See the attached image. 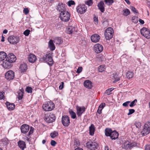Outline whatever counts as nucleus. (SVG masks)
<instances>
[{
    "label": "nucleus",
    "mask_w": 150,
    "mask_h": 150,
    "mask_svg": "<svg viewBox=\"0 0 150 150\" xmlns=\"http://www.w3.org/2000/svg\"><path fill=\"white\" fill-rule=\"evenodd\" d=\"M41 61H45L50 66H52L53 64V59L50 54H46L44 55L42 58H40Z\"/></svg>",
    "instance_id": "nucleus-1"
},
{
    "label": "nucleus",
    "mask_w": 150,
    "mask_h": 150,
    "mask_svg": "<svg viewBox=\"0 0 150 150\" xmlns=\"http://www.w3.org/2000/svg\"><path fill=\"white\" fill-rule=\"evenodd\" d=\"M42 108L45 111H50L54 108V104L52 101H50L47 102L42 105Z\"/></svg>",
    "instance_id": "nucleus-2"
},
{
    "label": "nucleus",
    "mask_w": 150,
    "mask_h": 150,
    "mask_svg": "<svg viewBox=\"0 0 150 150\" xmlns=\"http://www.w3.org/2000/svg\"><path fill=\"white\" fill-rule=\"evenodd\" d=\"M55 119L56 117L54 115L51 113H49L46 114L44 118L45 121L48 123H50L54 122Z\"/></svg>",
    "instance_id": "nucleus-3"
},
{
    "label": "nucleus",
    "mask_w": 150,
    "mask_h": 150,
    "mask_svg": "<svg viewBox=\"0 0 150 150\" xmlns=\"http://www.w3.org/2000/svg\"><path fill=\"white\" fill-rule=\"evenodd\" d=\"M70 14L67 11L60 13L59 17L63 21L66 22L68 21L70 19Z\"/></svg>",
    "instance_id": "nucleus-4"
},
{
    "label": "nucleus",
    "mask_w": 150,
    "mask_h": 150,
    "mask_svg": "<svg viewBox=\"0 0 150 150\" xmlns=\"http://www.w3.org/2000/svg\"><path fill=\"white\" fill-rule=\"evenodd\" d=\"M113 33V29L111 27L107 28L104 33L105 38L107 40H110L112 38Z\"/></svg>",
    "instance_id": "nucleus-5"
},
{
    "label": "nucleus",
    "mask_w": 150,
    "mask_h": 150,
    "mask_svg": "<svg viewBox=\"0 0 150 150\" xmlns=\"http://www.w3.org/2000/svg\"><path fill=\"white\" fill-rule=\"evenodd\" d=\"M150 132V122L145 124L141 133L143 136H145Z\"/></svg>",
    "instance_id": "nucleus-6"
},
{
    "label": "nucleus",
    "mask_w": 150,
    "mask_h": 150,
    "mask_svg": "<svg viewBox=\"0 0 150 150\" xmlns=\"http://www.w3.org/2000/svg\"><path fill=\"white\" fill-rule=\"evenodd\" d=\"M136 143L134 142H130L128 141H125L122 145V148L125 149H131L136 146Z\"/></svg>",
    "instance_id": "nucleus-7"
},
{
    "label": "nucleus",
    "mask_w": 150,
    "mask_h": 150,
    "mask_svg": "<svg viewBox=\"0 0 150 150\" xmlns=\"http://www.w3.org/2000/svg\"><path fill=\"white\" fill-rule=\"evenodd\" d=\"M141 35L147 39L150 38V31L146 28L144 27L140 30Z\"/></svg>",
    "instance_id": "nucleus-8"
},
{
    "label": "nucleus",
    "mask_w": 150,
    "mask_h": 150,
    "mask_svg": "<svg viewBox=\"0 0 150 150\" xmlns=\"http://www.w3.org/2000/svg\"><path fill=\"white\" fill-rule=\"evenodd\" d=\"M62 122L63 125L65 127H68L70 123L69 118L67 115H64L62 116Z\"/></svg>",
    "instance_id": "nucleus-9"
},
{
    "label": "nucleus",
    "mask_w": 150,
    "mask_h": 150,
    "mask_svg": "<svg viewBox=\"0 0 150 150\" xmlns=\"http://www.w3.org/2000/svg\"><path fill=\"white\" fill-rule=\"evenodd\" d=\"M8 40L10 43L15 44L18 43L19 39L18 37L14 36H11L8 38Z\"/></svg>",
    "instance_id": "nucleus-10"
},
{
    "label": "nucleus",
    "mask_w": 150,
    "mask_h": 150,
    "mask_svg": "<svg viewBox=\"0 0 150 150\" xmlns=\"http://www.w3.org/2000/svg\"><path fill=\"white\" fill-rule=\"evenodd\" d=\"M14 72L12 70H9L7 72L5 75L6 78L9 80L13 79L14 77Z\"/></svg>",
    "instance_id": "nucleus-11"
},
{
    "label": "nucleus",
    "mask_w": 150,
    "mask_h": 150,
    "mask_svg": "<svg viewBox=\"0 0 150 150\" xmlns=\"http://www.w3.org/2000/svg\"><path fill=\"white\" fill-rule=\"evenodd\" d=\"M87 7L84 5H80L77 6L76 8L77 11L80 14H83L86 11Z\"/></svg>",
    "instance_id": "nucleus-12"
},
{
    "label": "nucleus",
    "mask_w": 150,
    "mask_h": 150,
    "mask_svg": "<svg viewBox=\"0 0 150 150\" xmlns=\"http://www.w3.org/2000/svg\"><path fill=\"white\" fill-rule=\"evenodd\" d=\"M97 144L95 142H88L86 143L87 147L91 150H95L97 149Z\"/></svg>",
    "instance_id": "nucleus-13"
},
{
    "label": "nucleus",
    "mask_w": 150,
    "mask_h": 150,
    "mask_svg": "<svg viewBox=\"0 0 150 150\" xmlns=\"http://www.w3.org/2000/svg\"><path fill=\"white\" fill-rule=\"evenodd\" d=\"M66 6L65 4L61 3H59L57 6V9L59 12H61L60 13H62L67 11L66 10Z\"/></svg>",
    "instance_id": "nucleus-14"
},
{
    "label": "nucleus",
    "mask_w": 150,
    "mask_h": 150,
    "mask_svg": "<svg viewBox=\"0 0 150 150\" xmlns=\"http://www.w3.org/2000/svg\"><path fill=\"white\" fill-rule=\"evenodd\" d=\"M6 59L11 63L15 62L16 59V56L12 53L8 54L6 58Z\"/></svg>",
    "instance_id": "nucleus-15"
},
{
    "label": "nucleus",
    "mask_w": 150,
    "mask_h": 150,
    "mask_svg": "<svg viewBox=\"0 0 150 150\" xmlns=\"http://www.w3.org/2000/svg\"><path fill=\"white\" fill-rule=\"evenodd\" d=\"M103 49V46L101 45L97 44L94 46V50L97 53H99L102 52Z\"/></svg>",
    "instance_id": "nucleus-16"
},
{
    "label": "nucleus",
    "mask_w": 150,
    "mask_h": 150,
    "mask_svg": "<svg viewBox=\"0 0 150 150\" xmlns=\"http://www.w3.org/2000/svg\"><path fill=\"white\" fill-rule=\"evenodd\" d=\"M76 109L77 110V114L78 117H81L82 114L85 110V108L84 106L82 107L77 106Z\"/></svg>",
    "instance_id": "nucleus-17"
},
{
    "label": "nucleus",
    "mask_w": 150,
    "mask_h": 150,
    "mask_svg": "<svg viewBox=\"0 0 150 150\" xmlns=\"http://www.w3.org/2000/svg\"><path fill=\"white\" fill-rule=\"evenodd\" d=\"M29 129V126L27 124H23L21 127V132L23 134H25L27 133Z\"/></svg>",
    "instance_id": "nucleus-18"
},
{
    "label": "nucleus",
    "mask_w": 150,
    "mask_h": 150,
    "mask_svg": "<svg viewBox=\"0 0 150 150\" xmlns=\"http://www.w3.org/2000/svg\"><path fill=\"white\" fill-rule=\"evenodd\" d=\"M11 62L8 61L6 59L5 60L3 61L2 65L4 68L9 69L11 67Z\"/></svg>",
    "instance_id": "nucleus-19"
},
{
    "label": "nucleus",
    "mask_w": 150,
    "mask_h": 150,
    "mask_svg": "<svg viewBox=\"0 0 150 150\" xmlns=\"http://www.w3.org/2000/svg\"><path fill=\"white\" fill-rule=\"evenodd\" d=\"M92 82L89 80H86L83 82L84 87L88 89H91L92 88Z\"/></svg>",
    "instance_id": "nucleus-20"
},
{
    "label": "nucleus",
    "mask_w": 150,
    "mask_h": 150,
    "mask_svg": "<svg viewBox=\"0 0 150 150\" xmlns=\"http://www.w3.org/2000/svg\"><path fill=\"white\" fill-rule=\"evenodd\" d=\"M100 36L99 35L95 34L91 37V40L94 42H97L99 41Z\"/></svg>",
    "instance_id": "nucleus-21"
},
{
    "label": "nucleus",
    "mask_w": 150,
    "mask_h": 150,
    "mask_svg": "<svg viewBox=\"0 0 150 150\" xmlns=\"http://www.w3.org/2000/svg\"><path fill=\"white\" fill-rule=\"evenodd\" d=\"M118 133L116 131H112L110 137V138L112 140L118 138Z\"/></svg>",
    "instance_id": "nucleus-22"
},
{
    "label": "nucleus",
    "mask_w": 150,
    "mask_h": 150,
    "mask_svg": "<svg viewBox=\"0 0 150 150\" xmlns=\"http://www.w3.org/2000/svg\"><path fill=\"white\" fill-rule=\"evenodd\" d=\"M18 145L22 150H23L26 147L25 142L22 140L18 141Z\"/></svg>",
    "instance_id": "nucleus-23"
},
{
    "label": "nucleus",
    "mask_w": 150,
    "mask_h": 150,
    "mask_svg": "<svg viewBox=\"0 0 150 150\" xmlns=\"http://www.w3.org/2000/svg\"><path fill=\"white\" fill-rule=\"evenodd\" d=\"M37 59L36 56L33 54H30L28 57V60L30 62L33 63Z\"/></svg>",
    "instance_id": "nucleus-24"
},
{
    "label": "nucleus",
    "mask_w": 150,
    "mask_h": 150,
    "mask_svg": "<svg viewBox=\"0 0 150 150\" xmlns=\"http://www.w3.org/2000/svg\"><path fill=\"white\" fill-rule=\"evenodd\" d=\"M6 105L7 106V108L9 110H12L14 109L15 107V105L13 103H11L9 102H6Z\"/></svg>",
    "instance_id": "nucleus-25"
},
{
    "label": "nucleus",
    "mask_w": 150,
    "mask_h": 150,
    "mask_svg": "<svg viewBox=\"0 0 150 150\" xmlns=\"http://www.w3.org/2000/svg\"><path fill=\"white\" fill-rule=\"evenodd\" d=\"M104 3L103 1H100L98 4V9L102 12H103L105 11V8L104 6Z\"/></svg>",
    "instance_id": "nucleus-26"
},
{
    "label": "nucleus",
    "mask_w": 150,
    "mask_h": 150,
    "mask_svg": "<svg viewBox=\"0 0 150 150\" xmlns=\"http://www.w3.org/2000/svg\"><path fill=\"white\" fill-rule=\"evenodd\" d=\"M48 46L51 50L53 51L55 49V47L52 40H50L48 42Z\"/></svg>",
    "instance_id": "nucleus-27"
},
{
    "label": "nucleus",
    "mask_w": 150,
    "mask_h": 150,
    "mask_svg": "<svg viewBox=\"0 0 150 150\" xmlns=\"http://www.w3.org/2000/svg\"><path fill=\"white\" fill-rule=\"evenodd\" d=\"M7 55L6 53L4 52H0V61L4 60L6 59Z\"/></svg>",
    "instance_id": "nucleus-28"
},
{
    "label": "nucleus",
    "mask_w": 150,
    "mask_h": 150,
    "mask_svg": "<svg viewBox=\"0 0 150 150\" xmlns=\"http://www.w3.org/2000/svg\"><path fill=\"white\" fill-rule=\"evenodd\" d=\"M54 42L56 44L59 45L63 42L62 39L60 37L56 38L54 40Z\"/></svg>",
    "instance_id": "nucleus-29"
},
{
    "label": "nucleus",
    "mask_w": 150,
    "mask_h": 150,
    "mask_svg": "<svg viewBox=\"0 0 150 150\" xmlns=\"http://www.w3.org/2000/svg\"><path fill=\"white\" fill-rule=\"evenodd\" d=\"M95 127L93 124H91L89 127V133L91 135L94 134L95 131Z\"/></svg>",
    "instance_id": "nucleus-30"
},
{
    "label": "nucleus",
    "mask_w": 150,
    "mask_h": 150,
    "mask_svg": "<svg viewBox=\"0 0 150 150\" xmlns=\"http://www.w3.org/2000/svg\"><path fill=\"white\" fill-rule=\"evenodd\" d=\"M27 69V66L25 64H23L20 66V69L22 72H25Z\"/></svg>",
    "instance_id": "nucleus-31"
},
{
    "label": "nucleus",
    "mask_w": 150,
    "mask_h": 150,
    "mask_svg": "<svg viewBox=\"0 0 150 150\" xmlns=\"http://www.w3.org/2000/svg\"><path fill=\"white\" fill-rule=\"evenodd\" d=\"M112 131V130L111 129L106 128L105 129V135L107 137L110 136Z\"/></svg>",
    "instance_id": "nucleus-32"
},
{
    "label": "nucleus",
    "mask_w": 150,
    "mask_h": 150,
    "mask_svg": "<svg viewBox=\"0 0 150 150\" xmlns=\"http://www.w3.org/2000/svg\"><path fill=\"white\" fill-rule=\"evenodd\" d=\"M75 30V28L72 27H69L68 28L67 31V33L69 34H72Z\"/></svg>",
    "instance_id": "nucleus-33"
},
{
    "label": "nucleus",
    "mask_w": 150,
    "mask_h": 150,
    "mask_svg": "<svg viewBox=\"0 0 150 150\" xmlns=\"http://www.w3.org/2000/svg\"><path fill=\"white\" fill-rule=\"evenodd\" d=\"M130 13L129 10L128 9H124L122 11V14L125 16H127Z\"/></svg>",
    "instance_id": "nucleus-34"
},
{
    "label": "nucleus",
    "mask_w": 150,
    "mask_h": 150,
    "mask_svg": "<svg viewBox=\"0 0 150 150\" xmlns=\"http://www.w3.org/2000/svg\"><path fill=\"white\" fill-rule=\"evenodd\" d=\"M133 73L132 71H129L126 74V77L127 78L130 79L132 78L133 76Z\"/></svg>",
    "instance_id": "nucleus-35"
},
{
    "label": "nucleus",
    "mask_w": 150,
    "mask_h": 150,
    "mask_svg": "<svg viewBox=\"0 0 150 150\" xmlns=\"http://www.w3.org/2000/svg\"><path fill=\"white\" fill-rule=\"evenodd\" d=\"M105 67L103 65H100L98 68V70L99 72H102L103 71L105 70Z\"/></svg>",
    "instance_id": "nucleus-36"
},
{
    "label": "nucleus",
    "mask_w": 150,
    "mask_h": 150,
    "mask_svg": "<svg viewBox=\"0 0 150 150\" xmlns=\"http://www.w3.org/2000/svg\"><path fill=\"white\" fill-rule=\"evenodd\" d=\"M58 135V133L56 131H54L51 132L50 134V135L52 138H54L57 136Z\"/></svg>",
    "instance_id": "nucleus-37"
},
{
    "label": "nucleus",
    "mask_w": 150,
    "mask_h": 150,
    "mask_svg": "<svg viewBox=\"0 0 150 150\" xmlns=\"http://www.w3.org/2000/svg\"><path fill=\"white\" fill-rule=\"evenodd\" d=\"M70 115L71 117L73 119H75L76 117V113L72 110H71L69 111Z\"/></svg>",
    "instance_id": "nucleus-38"
},
{
    "label": "nucleus",
    "mask_w": 150,
    "mask_h": 150,
    "mask_svg": "<svg viewBox=\"0 0 150 150\" xmlns=\"http://www.w3.org/2000/svg\"><path fill=\"white\" fill-rule=\"evenodd\" d=\"M137 100L136 99L134 100L130 103L129 105V106L131 107H132L135 106L136 105V103L137 102Z\"/></svg>",
    "instance_id": "nucleus-39"
},
{
    "label": "nucleus",
    "mask_w": 150,
    "mask_h": 150,
    "mask_svg": "<svg viewBox=\"0 0 150 150\" xmlns=\"http://www.w3.org/2000/svg\"><path fill=\"white\" fill-rule=\"evenodd\" d=\"M114 89L113 88H111L107 89L105 91V93L108 95H110L111 93V92Z\"/></svg>",
    "instance_id": "nucleus-40"
},
{
    "label": "nucleus",
    "mask_w": 150,
    "mask_h": 150,
    "mask_svg": "<svg viewBox=\"0 0 150 150\" xmlns=\"http://www.w3.org/2000/svg\"><path fill=\"white\" fill-rule=\"evenodd\" d=\"M105 2L106 4L109 6L114 2V1L113 0H105Z\"/></svg>",
    "instance_id": "nucleus-41"
},
{
    "label": "nucleus",
    "mask_w": 150,
    "mask_h": 150,
    "mask_svg": "<svg viewBox=\"0 0 150 150\" xmlns=\"http://www.w3.org/2000/svg\"><path fill=\"white\" fill-rule=\"evenodd\" d=\"M24 93L22 92H18V98L19 100H21L23 97Z\"/></svg>",
    "instance_id": "nucleus-42"
},
{
    "label": "nucleus",
    "mask_w": 150,
    "mask_h": 150,
    "mask_svg": "<svg viewBox=\"0 0 150 150\" xmlns=\"http://www.w3.org/2000/svg\"><path fill=\"white\" fill-rule=\"evenodd\" d=\"M33 89L30 87H27L26 88V91L28 93H32Z\"/></svg>",
    "instance_id": "nucleus-43"
},
{
    "label": "nucleus",
    "mask_w": 150,
    "mask_h": 150,
    "mask_svg": "<svg viewBox=\"0 0 150 150\" xmlns=\"http://www.w3.org/2000/svg\"><path fill=\"white\" fill-rule=\"evenodd\" d=\"M132 22L134 23H137L138 22L137 17L136 16L133 17L132 18Z\"/></svg>",
    "instance_id": "nucleus-44"
},
{
    "label": "nucleus",
    "mask_w": 150,
    "mask_h": 150,
    "mask_svg": "<svg viewBox=\"0 0 150 150\" xmlns=\"http://www.w3.org/2000/svg\"><path fill=\"white\" fill-rule=\"evenodd\" d=\"M67 3L68 5L69 6H71L72 5H74L75 4L74 1L72 0H70L69 1L67 2Z\"/></svg>",
    "instance_id": "nucleus-45"
},
{
    "label": "nucleus",
    "mask_w": 150,
    "mask_h": 150,
    "mask_svg": "<svg viewBox=\"0 0 150 150\" xmlns=\"http://www.w3.org/2000/svg\"><path fill=\"white\" fill-rule=\"evenodd\" d=\"M34 128L32 127H31L29 132L27 135V136H29L30 135L32 134L33 132Z\"/></svg>",
    "instance_id": "nucleus-46"
},
{
    "label": "nucleus",
    "mask_w": 150,
    "mask_h": 150,
    "mask_svg": "<svg viewBox=\"0 0 150 150\" xmlns=\"http://www.w3.org/2000/svg\"><path fill=\"white\" fill-rule=\"evenodd\" d=\"M135 125L136 127L139 128L141 126V123L139 122H135Z\"/></svg>",
    "instance_id": "nucleus-47"
},
{
    "label": "nucleus",
    "mask_w": 150,
    "mask_h": 150,
    "mask_svg": "<svg viewBox=\"0 0 150 150\" xmlns=\"http://www.w3.org/2000/svg\"><path fill=\"white\" fill-rule=\"evenodd\" d=\"M132 11L134 13H138V11L136 8L132 6L131 8Z\"/></svg>",
    "instance_id": "nucleus-48"
},
{
    "label": "nucleus",
    "mask_w": 150,
    "mask_h": 150,
    "mask_svg": "<svg viewBox=\"0 0 150 150\" xmlns=\"http://www.w3.org/2000/svg\"><path fill=\"white\" fill-rule=\"evenodd\" d=\"M30 31L28 29L24 31L23 33V34L26 36H28L29 35Z\"/></svg>",
    "instance_id": "nucleus-49"
},
{
    "label": "nucleus",
    "mask_w": 150,
    "mask_h": 150,
    "mask_svg": "<svg viewBox=\"0 0 150 150\" xmlns=\"http://www.w3.org/2000/svg\"><path fill=\"white\" fill-rule=\"evenodd\" d=\"M82 69L83 68L82 67H79L77 69L76 72L78 74H79L82 71Z\"/></svg>",
    "instance_id": "nucleus-50"
},
{
    "label": "nucleus",
    "mask_w": 150,
    "mask_h": 150,
    "mask_svg": "<svg viewBox=\"0 0 150 150\" xmlns=\"http://www.w3.org/2000/svg\"><path fill=\"white\" fill-rule=\"evenodd\" d=\"M135 112V110L133 109H130L129 110V112L127 114L128 115H130Z\"/></svg>",
    "instance_id": "nucleus-51"
},
{
    "label": "nucleus",
    "mask_w": 150,
    "mask_h": 150,
    "mask_svg": "<svg viewBox=\"0 0 150 150\" xmlns=\"http://www.w3.org/2000/svg\"><path fill=\"white\" fill-rule=\"evenodd\" d=\"M23 11L26 15L29 13V11L28 8H25L24 9Z\"/></svg>",
    "instance_id": "nucleus-52"
},
{
    "label": "nucleus",
    "mask_w": 150,
    "mask_h": 150,
    "mask_svg": "<svg viewBox=\"0 0 150 150\" xmlns=\"http://www.w3.org/2000/svg\"><path fill=\"white\" fill-rule=\"evenodd\" d=\"M105 103H102L101 104L99 105L98 108H99L101 109L102 110L103 108H104V107L105 106Z\"/></svg>",
    "instance_id": "nucleus-53"
},
{
    "label": "nucleus",
    "mask_w": 150,
    "mask_h": 150,
    "mask_svg": "<svg viewBox=\"0 0 150 150\" xmlns=\"http://www.w3.org/2000/svg\"><path fill=\"white\" fill-rule=\"evenodd\" d=\"M57 144V142L54 140H52L51 141L50 144L51 145L53 146H55Z\"/></svg>",
    "instance_id": "nucleus-54"
},
{
    "label": "nucleus",
    "mask_w": 150,
    "mask_h": 150,
    "mask_svg": "<svg viewBox=\"0 0 150 150\" xmlns=\"http://www.w3.org/2000/svg\"><path fill=\"white\" fill-rule=\"evenodd\" d=\"M130 103V101H126V102L124 103L123 104H122V105L123 106H124V107H127L128 105V104Z\"/></svg>",
    "instance_id": "nucleus-55"
},
{
    "label": "nucleus",
    "mask_w": 150,
    "mask_h": 150,
    "mask_svg": "<svg viewBox=\"0 0 150 150\" xmlns=\"http://www.w3.org/2000/svg\"><path fill=\"white\" fill-rule=\"evenodd\" d=\"M86 4L89 6L93 4L92 0H88L87 1Z\"/></svg>",
    "instance_id": "nucleus-56"
},
{
    "label": "nucleus",
    "mask_w": 150,
    "mask_h": 150,
    "mask_svg": "<svg viewBox=\"0 0 150 150\" xmlns=\"http://www.w3.org/2000/svg\"><path fill=\"white\" fill-rule=\"evenodd\" d=\"M94 21L96 22V23H98V17L96 15H94L93 16Z\"/></svg>",
    "instance_id": "nucleus-57"
},
{
    "label": "nucleus",
    "mask_w": 150,
    "mask_h": 150,
    "mask_svg": "<svg viewBox=\"0 0 150 150\" xmlns=\"http://www.w3.org/2000/svg\"><path fill=\"white\" fill-rule=\"evenodd\" d=\"M64 84V83L63 82H62L61 83V84L59 86V89L61 90L63 88Z\"/></svg>",
    "instance_id": "nucleus-58"
},
{
    "label": "nucleus",
    "mask_w": 150,
    "mask_h": 150,
    "mask_svg": "<svg viewBox=\"0 0 150 150\" xmlns=\"http://www.w3.org/2000/svg\"><path fill=\"white\" fill-rule=\"evenodd\" d=\"M145 150H150V145H147L145 146Z\"/></svg>",
    "instance_id": "nucleus-59"
},
{
    "label": "nucleus",
    "mask_w": 150,
    "mask_h": 150,
    "mask_svg": "<svg viewBox=\"0 0 150 150\" xmlns=\"http://www.w3.org/2000/svg\"><path fill=\"white\" fill-rule=\"evenodd\" d=\"M102 110L98 108L97 111V112L99 114H100L101 113V111Z\"/></svg>",
    "instance_id": "nucleus-60"
},
{
    "label": "nucleus",
    "mask_w": 150,
    "mask_h": 150,
    "mask_svg": "<svg viewBox=\"0 0 150 150\" xmlns=\"http://www.w3.org/2000/svg\"><path fill=\"white\" fill-rule=\"evenodd\" d=\"M139 22L142 24H143L144 23V21L141 19H139Z\"/></svg>",
    "instance_id": "nucleus-61"
},
{
    "label": "nucleus",
    "mask_w": 150,
    "mask_h": 150,
    "mask_svg": "<svg viewBox=\"0 0 150 150\" xmlns=\"http://www.w3.org/2000/svg\"><path fill=\"white\" fill-rule=\"evenodd\" d=\"M18 92H22L23 93H24V90L23 88H21V89H19V91H18Z\"/></svg>",
    "instance_id": "nucleus-62"
},
{
    "label": "nucleus",
    "mask_w": 150,
    "mask_h": 150,
    "mask_svg": "<svg viewBox=\"0 0 150 150\" xmlns=\"http://www.w3.org/2000/svg\"><path fill=\"white\" fill-rule=\"evenodd\" d=\"M120 80V78H118L117 79H116L115 80L113 81V82L115 83L117 81H118Z\"/></svg>",
    "instance_id": "nucleus-63"
},
{
    "label": "nucleus",
    "mask_w": 150,
    "mask_h": 150,
    "mask_svg": "<svg viewBox=\"0 0 150 150\" xmlns=\"http://www.w3.org/2000/svg\"><path fill=\"white\" fill-rule=\"evenodd\" d=\"M4 98V96L3 94L0 95V99H3Z\"/></svg>",
    "instance_id": "nucleus-64"
}]
</instances>
